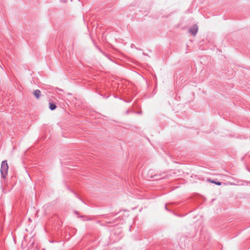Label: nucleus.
Wrapping results in <instances>:
<instances>
[{"label":"nucleus","instance_id":"1a4fd4ad","mask_svg":"<svg viewBox=\"0 0 250 250\" xmlns=\"http://www.w3.org/2000/svg\"><path fill=\"white\" fill-rule=\"evenodd\" d=\"M75 214H77V215H78V214H79V212H78V211H75Z\"/></svg>","mask_w":250,"mask_h":250},{"label":"nucleus","instance_id":"7ed1b4c3","mask_svg":"<svg viewBox=\"0 0 250 250\" xmlns=\"http://www.w3.org/2000/svg\"><path fill=\"white\" fill-rule=\"evenodd\" d=\"M34 95L37 99H39L41 95V91L39 89H36L34 91Z\"/></svg>","mask_w":250,"mask_h":250},{"label":"nucleus","instance_id":"f257e3e1","mask_svg":"<svg viewBox=\"0 0 250 250\" xmlns=\"http://www.w3.org/2000/svg\"><path fill=\"white\" fill-rule=\"evenodd\" d=\"M8 165L6 160L3 161L1 164L0 173L1 177L5 179L7 175Z\"/></svg>","mask_w":250,"mask_h":250},{"label":"nucleus","instance_id":"f8f14e48","mask_svg":"<svg viewBox=\"0 0 250 250\" xmlns=\"http://www.w3.org/2000/svg\"><path fill=\"white\" fill-rule=\"evenodd\" d=\"M97 47L98 48L99 50L100 51H102L101 50V49H100V48H99L98 47Z\"/></svg>","mask_w":250,"mask_h":250},{"label":"nucleus","instance_id":"6e6552de","mask_svg":"<svg viewBox=\"0 0 250 250\" xmlns=\"http://www.w3.org/2000/svg\"><path fill=\"white\" fill-rule=\"evenodd\" d=\"M165 208H166V209L167 210H169L167 208V205H166V206H165Z\"/></svg>","mask_w":250,"mask_h":250},{"label":"nucleus","instance_id":"0eeeda50","mask_svg":"<svg viewBox=\"0 0 250 250\" xmlns=\"http://www.w3.org/2000/svg\"><path fill=\"white\" fill-rule=\"evenodd\" d=\"M137 114H142V111H137V112H135Z\"/></svg>","mask_w":250,"mask_h":250},{"label":"nucleus","instance_id":"423d86ee","mask_svg":"<svg viewBox=\"0 0 250 250\" xmlns=\"http://www.w3.org/2000/svg\"><path fill=\"white\" fill-rule=\"evenodd\" d=\"M132 111L133 112H135L134 111H132V110H130L129 109H127L126 111V114H129V113H130V112Z\"/></svg>","mask_w":250,"mask_h":250},{"label":"nucleus","instance_id":"9b49d317","mask_svg":"<svg viewBox=\"0 0 250 250\" xmlns=\"http://www.w3.org/2000/svg\"><path fill=\"white\" fill-rule=\"evenodd\" d=\"M81 218H84V217H84V216H81Z\"/></svg>","mask_w":250,"mask_h":250},{"label":"nucleus","instance_id":"9d476101","mask_svg":"<svg viewBox=\"0 0 250 250\" xmlns=\"http://www.w3.org/2000/svg\"><path fill=\"white\" fill-rule=\"evenodd\" d=\"M58 90H59V91H62L61 89H59V88H58Z\"/></svg>","mask_w":250,"mask_h":250},{"label":"nucleus","instance_id":"39448f33","mask_svg":"<svg viewBox=\"0 0 250 250\" xmlns=\"http://www.w3.org/2000/svg\"><path fill=\"white\" fill-rule=\"evenodd\" d=\"M210 182L212 183H214L215 184H216L217 185H218V186H220V185H222V183L221 182H219V181H215L214 180H210Z\"/></svg>","mask_w":250,"mask_h":250},{"label":"nucleus","instance_id":"f03ea898","mask_svg":"<svg viewBox=\"0 0 250 250\" xmlns=\"http://www.w3.org/2000/svg\"><path fill=\"white\" fill-rule=\"evenodd\" d=\"M198 30V27L196 24H194L189 29V32L192 35L195 36Z\"/></svg>","mask_w":250,"mask_h":250},{"label":"nucleus","instance_id":"20e7f679","mask_svg":"<svg viewBox=\"0 0 250 250\" xmlns=\"http://www.w3.org/2000/svg\"><path fill=\"white\" fill-rule=\"evenodd\" d=\"M57 107L56 104L53 102H49V108L51 110H55Z\"/></svg>","mask_w":250,"mask_h":250}]
</instances>
